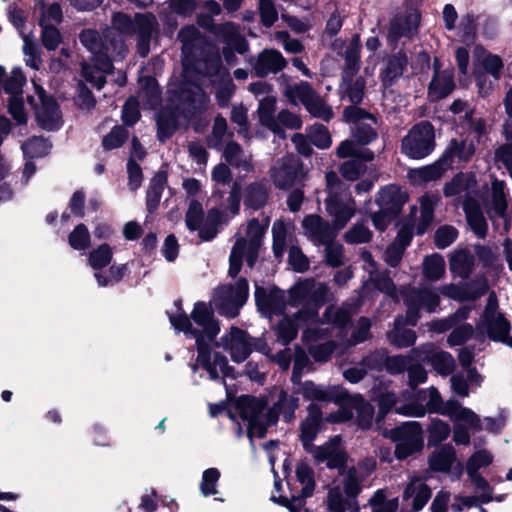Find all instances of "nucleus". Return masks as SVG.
<instances>
[{"mask_svg": "<svg viewBox=\"0 0 512 512\" xmlns=\"http://www.w3.org/2000/svg\"><path fill=\"white\" fill-rule=\"evenodd\" d=\"M175 306L176 311L169 314L171 325L177 332H183L186 338L195 339L198 355L192 367L193 371L196 372L202 367L211 379H217L220 374L230 375L226 357L211 351V346L220 331L211 307L204 302H197L189 317L183 312L180 301H176Z\"/></svg>", "mask_w": 512, "mask_h": 512, "instance_id": "f257e3e1", "label": "nucleus"}, {"mask_svg": "<svg viewBox=\"0 0 512 512\" xmlns=\"http://www.w3.org/2000/svg\"><path fill=\"white\" fill-rule=\"evenodd\" d=\"M298 401L294 395L279 390L273 408H267L264 399L243 396L238 399L236 410L247 428L249 438H262L267 427L276 423L279 414L286 422L293 419L294 412L298 408Z\"/></svg>", "mask_w": 512, "mask_h": 512, "instance_id": "f03ea898", "label": "nucleus"}, {"mask_svg": "<svg viewBox=\"0 0 512 512\" xmlns=\"http://www.w3.org/2000/svg\"><path fill=\"white\" fill-rule=\"evenodd\" d=\"M327 292L324 283L311 279L300 282L290 289L289 304L302 308L294 319L285 317L279 322L277 335L282 344L286 345L296 337L300 323L308 327L317 324L318 309L325 302Z\"/></svg>", "mask_w": 512, "mask_h": 512, "instance_id": "7ed1b4c3", "label": "nucleus"}, {"mask_svg": "<svg viewBox=\"0 0 512 512\" xmlns=\"http://www.w3.org/2000/svg\"><path fill=\"white\" fill-rule=\"evenodd\" d=\"M420 396L427 399V403L424 404L426 413H438L452 421L453 441L456 444L469 445L470 431H481L480 417L474 411L462 406L454 399L444 403L435 387L421 389Z\"/></svg>", "mask_w": 512, "mask_h": 512, "instance_id": "20e7f679", "label": "nucleus"}, {"mask_svg": "<svg viewBox=\"0 0 512 512\" xmlns=\"http://www.w3.org/2000/svg\"><path fill=\"white\" fill-rule=\"evenodd\" d=\"M178 38L182 43L183 54V77L186 82L180 89L179 100L180 109L185 113V117L193 115L196 111L205 107L208 97L199 84L188 83L189 78L194 71L193 59L201 45L203 38L194 26H187L181 29Z\"/></svg>", "mask_w": 512, "mask_h": 512, "instance_id": "39448f33", "label": "nucleus"}, {"mask_svg": "<svg viewBox=\"0 0 512 512\" xmlns=\"http://www.w3.org/2000/svg\"><path fill=\"white\" fill-rule=\"evenodd\" d=\"M156 26V19L152 14H136L134 19L123 13H115L111 27L104 31L105 38H112L113 50L119 58L126 53V37L138 36V52L145 57L149 51V41Z\"/></svg>", "mask_w": 512, "mask_h": 512, "instance_id": "423d86ee", "label": "nucleus"}, {"mask_svg": "<svg viewBox=\"0 0 512 512\" xmlns=\"http://www.w3.org/2000/svg\"><path fill=\"white\" fill-rule=\"evenodd\" d=\"M80 42L92 53V63L84 64L83 76L87 82L100 89L105 77L112 71V59L119 58L113 50L112 38L101 37L95 30H85L80 34Z\"/></svg>", "mask_w": 512, "mask_h": 512, "instance_id": "0eeeda50", "label": "nucleus"}, {"mask_svg": "<svg viewBox=\"0 0 512 512\" xmlns=\"http://www.w3.org/2000/svg\"><path fill=\"white\" fill-rule=\"evenodd\" d=\"M327 190L329 193L326 199V210L332 217L334 229H342L354 216L356 211L355 201L350 194L346 193L345 184L333 171L326 174Z\"/></svg>", "mask_w": 512, "mask_h": 512, "instance_id": "6e6552de", "label": "nucleus"}, {"mask_svg": "<svg viewBox=\"0 0 512 512\" xmlns=\"http://www.w3.org/2000/svg\"><path fill=\"white\" fill-rule=\"evenodd\" d=\"M268 227V220L262 224L257 219L249 221L246 230V238H239L230 254L229 275L236 276L241 268L242 259L245 258L249 267H252L257 259L258 249Z\"/></svg>", "mask_w": 512, "mask_h": 512, "instance_id": "1a4fd4ad", "label": "nucleus"}, {"mask_svg": "<svg viewBox=\"0 0 512 512\" xmlns=\"http://www.w3.org/2000/svg\"><path fill=\"white\" fill-rule=\"evenodd\" d=\"M504 68L503 60L500 56L492 54L482 46H476L474 49V74L479 94L487 96L492 90L493 83L488 81L485 74H489L495 81L499 80Z\"/></svg>", "mask_w": 512, "mask_h": 512, "instance_id": "9d476101", "label": "nucleus"}, {"mask_svg": "<svg viewBox=\"0 0 512 512\" xmlns=\"http://www.w3.org/2000/svg\"><path fill=\"white\" fill-rule=\"evenodd\" d=\"M195 70L204 76L213 78L218 104L226 106L234 92V84L228 70L221 66L219 55L215 53L203 62L197 61Z\"/></svg>", "mask_w": 512, "mask_h": 512, "instance_id": "9b49d317", "label": "nucleus"}, {"mask_svg": "<svg viewBox=\"0 0 512 512\" xmlns=\"http://www.w3.org/2000/svg\"><path fill=\"white\" fill-rule=\"evenodd\" d=\"M34 96H28L29 103L34 106L38 125L44 130H58L62 124V113L52 97H48L44 89L33 80Z\"/></svg>", "mask_w": 512, "mask_h": 512, "instance_id": "f8f14e48", "label": "nucleus"}, {"mask_svg": "<svg viewBox=\"0 0 512 512\" xmlns=\"http://www.w3.org/2000/svg\"><path fill=\"white\" fill-rule=\"evenodd\" d=\"M248 298V283L246 279H239L234 285H223L213 299L215 309L222 315L234 318Z\"/></svg>", "mask_w": 512, "mask_h": 512, "instance_id": "ddd939ff", "label": "nucleus"}, {"mask_svg": "<svg viewBox=\"0 0 512 512\" xmlns=\"http://www.w3.org/2000/svg\"><path fill=\"white\" fill-rule=\"evenodd\" d=\"M386 435L396 443L395 456L398 459H405L423 448V431L416 421L405 422Z\"/></svg>", "mask_w": 512, "mask_h": 512, "instance_id": "4468645a", "label": "nucleus"}, {"mask_svg": "<svg viewBox=\"0 0 512 512\" xmlns=\"http://www.w3.org/2000/svg\"><path fill=\"white\" fill-rule=\"evenodd\" d=\"M285 95L295 105L302 103L314 117L328 121L333 116L332 109L306 82L288 86L285 89Z\"/></svg>", "mask_w": 512, "mask_h": 512, "instance_id": "2eb2a0df", "label": "nucleus"}, {"mask_svg": "<svg viewBox=\"0 0 512 512\" xmlns=\"http://www.w3.org/2000/svg\"><path fill=\"white\" fill-rule=\"evenodd\" d=\"M434 149V129L428 122H420L413 126L403 138L401 150L412 159H422Z\"/></svg>", "mask_w": 512, "mask_h": 512, "instance_id": "dca6fc26", "label": "nucleus"}, {"mask_svg": "<svg viewBox=\"0 0 512 512\" xmlns=\"http://www.w3.org/2000/svg\"><path fill=\"white\" fill-rule=\"evenodd\" d=\"M482 333L494 341H500L512 347V336H510V323L497 311L494 298L490 295L483 318L478 325Z\"/></svg>", "mask_w": 512, "mask_h": 512, "instance_id": "f3484780", "label": "nucleus"}, {"mask_svg": "<svg viewBox=\"0 0 512 512\" xmlns=\"http://www.w3.org/2000/svg\"><path fill=\"white\" fill-rule=\"evenodd\" d=\"M295 474L297 481L302 486L300 495H292L290 499L280 497L277 499L272 496V500L287 507L289 512H300L304 507V499L313 494L315 488V479L313 469L306 462H299L296 465Z\"/></svg>", "mask_w": 512, "mask_h": 512, "instance_id": "a211bd4d", "label": "nucleus"}, {"mask_svg": "<svg viewBox=\"0 0 512 512\" xmlns=\"http://www.w3.org/2000/svg\"><path fill=\"white\" fill-rule=\"evenodd\" d=\"M216 345L227 351L234 362H243L254 349L261 350L245 331L237 327H232Z\"/></svg>", "mask_w": 512, "mask_h": 512, "instance_id": "6ab92c4d", "label": "nucleus"}, {"mask_svg": "<svg viewBox=\"0 0 512 512\" xmlns=\"http://www.w3.org/2000/svg\"><path fill=\"white\" fill-rule=\"evenodd\" d=\"M25 83V77L20 68H13L4 84V90L9 94L8 111L17 124H25L27 115L24 109L22 98V87Z\"/></svg>", "mask_w": 512, "mask_h": 512, "instance_id": "aec40b11", "label": "nucleus"}, {"mask_svg": "<svg viewBox=\"0 0 512 512\" xmlns=\"http://www.w3.org/2000/svg\"><path fill=\"white\" fill-rule=\"evenodd\" d=\"M354 412L356 413L358 426L363 429L370 427L374 416V408L361 397H355L348 402V405L341 406L337 413L328 417V420L334 423L345 422L353 417Z\"/></svg>", "mask_w": 512, "mask_h": 512, "instance_id": "412c9836", "label": "nucleus"}, {"mask_svg": "<svg viewBox=\"0 0 512 512\" xmlns=\"http://www.w3.org/2000/svg\"><path fill=\"white\" fill-rule=\"evenodd\" d=\"M439 295L431 289L411 290L405 295V303L407 306L408 323L411 326L416 325L420 308L428 312H434L439 305Z\"/></svg>", "mask_w": 512, "mask_h": 512, "instance_id": "4be33fe9", "label": "nucleus"}, {"mask_svg": "<svg viewBox=\"0 0 512 512\" xmlns=\"http://www.w3.org/2000/svg\"><path fill=\"white\" fill-rule=\"evenodd\" d=\"M271 178L280 189L292 187L300 176V164L297 157L292 154L278 160L271 168Z\"/></svg>", "mask_w": 512, "mask_h": 512, "instance_id": "5701e85b", "label": "nucleus"}, {"mask_svg": "<svg viewBox=\"0 0 512 512\" xmlns=\"http://www.w3.org/2000/svg\"><path fill=\"white\" fill-rule=\"evenodd\" d=\"M414 357L430 363L437 373L449 375L455 368V360L446 351L437 349L433 344L427 343L412 351Z\"/></svg>", "mask_w": 512, "mask_h": 512, "instance_id": "b1692460", "label": "nucleus"}, {"mask_svg": "<svg viewBox=\"0 0 512 512\" xmlns=\"http://www.w3.org/2000/svg\"><path fill=\"white\" fill-rule=\"evenodd\" d=\"M327 333V328H321L317 324L314 327H307L303 331L302 340L307 345L309 353L315 361L325 362L335 350V344L332 341L316 343Z\"/></svg>", "mask_w": 512, "mask_h": 512, "instance_id": "393cba45", "label": "nucleus"}, {"mask_svg": "<svg viewBox=\"0 0 512 512\" xmlns=\"http://www.w3.org/2000/svg\"><path fill=\"white\" fill-rule=\"evenodd\" d=\"M317 462H325L329 468H340L347 460L339 437H334L322 446H311L306 450Z\"/></svg>", "mask_w": 512, "mask_h": 512, "instance_id": "a878e982", "label": "nucleus"}, {"mask_svg": "<svg viewBox=\"0 0 512 512\" xmlns=\"http://www.w3.org/2000/svg\"><path fill=\"white\" fill-rule=\"evenodd\" d=\"M255 299L258 309L265 315L280 314L286 307L285 293L278 288L256 286Z\"/></svg>", "mask_w": 512, "mask_h": 512, "instance_id": "bb28decb", "label": "nucleus"}, {"mask_svg": "<svg viewBox=\"0 0 512 512\" xmlns=\"http://www.w3.org/2000/svg\"><path fill=\"white\" fill-rule=\"evenodd\" d=\"M302 395L307 400L341 403L348 398L347 392L338 386H321L306 382L302 386Z\"/></svg>", "mask_w": 512, "mask_h": 512, "instance_id": "cd10ccee", "label": "nucleus"}, {"mask_svg": "<svg viewBox=\"0 0 512 512\" xmlns=\"http://www.w3.org/2000/svg\"><path fill=\"white\" fill-rule=\"evenodd\" d=\"M255 74L264 77L270 73H277L286 66L282 54L274 49L263 50L256 59L250 61Z\"/></svg>", "mask_w": 512, "mask_h": 512, "instance_id": "c85d7f7f", "label": "nucleus"}, {"mask_svg": "<svg viewBox=\"0 0 512 512\" xmlns=\"http://www.w3.org/2000/svg\"><path fill=\"white\" fill-rule=\"evenodd\" d=\"M219 35L222 36L226 47L223 50L224 57L229 64L233 63L232 50L238 53H245L248 50L247 41L240 35L239 29L232 23H226L218 28Z\"/></svg>", "mask_w": 512, "mask_h": 512, "instance_id": "c756f323", "label": "nucleus"}, {"mask_svg": "<svg viewBox=\"0 0 512 512\" xmlns=\"http://www.w3.org/2000/svg\"><path fill=\"white\" fill-rule=\"evenodd\" d=\"M419 20L420 15L415 9L397 15L390 24L389 40L396 42L402 36H412L417 31Z\"/></svg>", "mask_w": 512, "mask_h": 512, "instance_id": "7c9ffc66", "label": "nucleus"}, {"mask_svg": "<svg viewBox=\"0 0 512 512\" xmlns=\"http://www.w3.org/2000/svg\"><path fill=\"white\" fill-rule=\"evenodd\" d=\"M435 74L430 82L428 95L432 100L448 96L454 89L453 70H439L438 61L434 63Z\"/></svg>", "mask_w": 512, "mask_h": 512, "instance_id": "2f4dec72", "label": "nucleus"}, {"mask_svg": "<svg viewBox=\"0 0 512 512\" xmlns=\"http://www.w3.org/2000/svg\"><path fill=\"white\" fill-rule=\"evenodd\" d=\"M430 487L418 477H414L407 484L403 492V500L412 499L411 506L414 512L420 511L431 498Z\"/></svg>", "mask_w": 512, "mask_h": 512, "instance_id": "473e14b6", "label": "nucleus"}, {"mask_svg": "<svg viewBox=\"0 0 512 512\" xmlns=\"http://www.w3.org/2000/svg\"><path fill=\"white\" fill-rule=\"evenodd\" d=\"M304 234L316 244H324L332 237L329 225L318 215L306 216L302 221Z\"/></svg>", "mask_w": 512, "mask_h": 512, "instance_id": "72a5a7b5", "label": "nucleus"}, {"mask_svg": "<svg viewBox=\"0 0 512 512\" xmlns=\"http://www.w3.org/2000/svg\"><path fill=\"white\" fill-rule=\"evenodd\" d=\"M321 423V411L316 404H310L308 407V416L301 424V440L304 448L309 450L312 441L316 437Z\"/></svg>", "mask_w": 512, "mask_h": 512, "instance_id": "f704fd0d", "label": "nucleus"}, {"mask_svg": "<svg viewBox=\"0 0 512 512\" xmlns=\"http://www.w3.org/2000/svg\"><path fill=\"white\" fill-rule=\"evenodd\" d=\"M406 201L405 195L394 185L383 188L376 200L380 209L386 212L397 214Z\"/></svg>", "mask_w": 512, "mask_h": 512, "instance_id": "c9c22d12", "label": "nucleus"}, {"mask_svg": "<svg viewBox=\"0 0 512 512\" xmlns=\"http://www.w3.org/2000/svg\"><path fill=\"white\" fill-rule=\"evenodd\" d=\"M463 206L467 222L472 231L479 238H485L488 231V224L478 203L473 199H466Z\"/></svg>", "mask_w": 512, "mask_h": 512, "instance_id": "e433bc0d", "label": "nucleus"}, {"mask_svg": "<svg viewBox=\"0 0 512 512\" xmlns=\"http://www.w3.org/2000/svg\"><path fill=\"white\" fill-rule=\"evenodd\" d=\"M275 105L276 96H268L261 98L259 100V106L257 110L259 121L263 126L267 127L274 133L278 134L279 137L284 138L285 134L280 129V127H278V123L274 117Z\"/></svg>", "mask_w": 512, "mask_h": 512, "instance_id": "4c0bfd02", "label": "nucleus"}, {"mask_svg": "<svg viewBox=\"0 0 512 512\" xmlns=\"http://www.w3.org/2000/svg\"><path fill=\"white\" fill-rule=\"evenodd\" d=\"M476 179L474 175L458 174L452 181L447 183L444 187V194L447 197L451 196H467L472 199L470 195L475 192Z\"/></svg>", "mask_w": 512, "mask_h": 512, "instance_id": "58836bf2", "label": "nucleus"}, {"mask_svg": "<svg viewBox=\"0 0 512 512\" xmlns=\"http://www.w3.org/2000/svg\"><path fill=\"white\" fill-rule=\"evenodd\" d=\"M406 325H410L407 316L398 317L395 319L393 330L387 334L388 341L398 348L409 347L416 340L415 332L404 328Z\"/></svg>", "mask_w": 512, "mask_h": 512, "instance_id": "ea45409f", "label": "nucleus"}, {"mask_svg": "<svg viewBox=\"0 0 512 512\" xmlns=\"http://www.w3.org/2000/svg\"><path fill=\"white\" fill-rule=\"evenodd\" d=\"M361 44L358 35H354L353 38L346 45L345 50L343 52V56L345 58V66H344V80H351L353 75L359 69V54H360Z\"/></svg>", "mask_w": 512, "mask_h": 512, "instance_id": "a19ab883", "label": "nucleus"}, {"mask_svg": "<svg viewBox=\"0 0 512 512\" xmlns=\"http://www.w3.org/2000/svg\"><path fill=\"white\" fill-rule=\"evenodd\" d=\"M446 169V160H440L432 165L410 170L408 176L412 182L422 184L440 178Z\"/></svg>", "mask_w": 512, "mask_h": 512, "instance_id": "79ce46f5", "label": "nucleus"}, {"mask_svg": "<svg viewBox=\"0 0 512 512\" xmlns=\"http://www.w3.org/2000/svg\"><path fill=\"white\" fill-rule=\"evenodd\" d=\"M411 388L401 393V404L397 405L396 413L408 417H423L426 407L422 402H417Z\"/></svg>", "mask_w": 512, "mask_h": 512, "instance_id": "37998d69", "label": "nucleus"}, {"mask_svg": "<svg viewBox=\"0 0 512 512\" xmlns=\"http://www.w3.org/2000/svg\"><path fill=\"white\" fill-rule=\"evenodd\" d=\"M492 196L488 213L491 218L494 216L503 218L506 215L507 200L505 195V186L501 181L495 180L492 183Z\"/></svg>", "mask_w": 512, "mask_h": 512, "instance_id": "c03bdc74", "label": "nucleus"}, {"mask_svg": "<svg viewBox=\"0 0 512 512\" xmlns=\"http://www.w3.org/2000/svg\"><path fill=\"white\" fill-rule=\"evenodd\" d=\"M268 199V191L264 183L254 182L247 186L244 195V204L258 210L263 207Z\"/></svg>", "mask_w": 512, "mask_h": 512, "instance_id": "a18cd8bd", "label": "nucleus"}, {"mask_svg": "<svg viewBox=\"0 0 512 512\" xmlns=\"http://www.w3.org/2000/svg\"><path fill=\"white\" fill-rule=\"evenodd\" d=\"M454 461V449L451 446L446 445L431 454L429 457V466L434 471L448 472Z\"/></svg>", "mask_w": 512, "mask_h": 512, "instance_id": "49530a36", "label": "nucleus"}, {"mask_svg": "<svg viewBox=\"0 0 512 512\" xmlns=\"http://www.w3.org/2000/svg\"><path fill=\"white\" fill-rule=\"evenodd\" d=\"M223 155L227 162L237 168H240L244 171H250L252 169L251 155L244 152L235 142H230L227 144Z\"/></svg>", "mask_w": 512, "mask_h": 512, "instance_id": "de8ad7c7", "label": "nucleus"}, {"mask_svg": "<svg viewBox=\"0 0 512 512\" xmlns=\"http://www.w3.org/2000/svg\"><path fill=\"white\" fill-rule=\"evenodd\" d=\"M21 149L25 159L41 158L50 153L51 144L43 137L33 136L22 143Z\"/></svg>", "mask_w": 512, "mask_h": 512, "instance_id": "09e8293b", "label": "nucleus"}, {"mask_svg": "<svg viewBox=\"0 0 512 512\" xmlns=\"http://www.w3.org/2000/svg\"><path fill=\"white\" fill-rule=\"evenodd\" d=\"M439 201L437 195H424L420 199L421 216L417 233L423 234L433 221L434 208Z\"/></svg>", "mask_w": 512, "mask_h": 512, "instance_id": "8fccbe9b", "label": "nucleus"}, {"mask_svg": "<svg viewBox=\"0 0 512 512\" xmlns=\"http://www.w3.org/2000/svg\"><path fill=\"white\" fill-rule=\"evenodd\" d=\"M407 64L406 56L402 53L394 55L389 59L385 69L382 71V81L385 85L391 84L394 80L399 78Z\"/></svg>", "mask_w": 512, "mask_h": 512, "instance_id": "3c124183", "label": "nucleus"}, {"mask_svg": "<svg viewBox=\"0 0 512 512\" xmlns=\"http://www.w3.org/2000/svg\"><path fill=\"white\" fill-rule=\"evenodd\" d=\"M289 224L283 220H277L272 226L273 251L276 257H282L285 251L286 243L289 241Z\"/></svg>", "mask_w": 512, "mask_h": 512, "instance_id": "603ef678", "label": "nucleus"}, {"mask_svg": "<svg viewBox=\"0 0 512 512\" xmlns=\"http://www.w3.org/2000/svg\"><path fill=\"white\" fill-rule=\"evenodd\" d=\"M35 7L40 9L41 16L39 19L40 26H48L58 24L62 20V10L59 4L45 5L42 0H36Z\"/></svg>", "mask_w": 512, "mask_h": 512, "instance_id": "864d4df0", "label": "nucleus"}, {"mask_svg": "<svg viewBox=\"0 0 512 512\" xmlns=\"http://www.w3.org/2000/svg\"><path fill=\"white\" fill-rule=\"evenodd\" d=\"M423 273L424 276L431 281L441 279L445 274V262L443 257L439 254L427 256L423 262Z\"/></svg>", "mask_w": 512, "mask_h": 512, "instance_id": "5fc2aeb1", "label": "nucleus"}, {"mask_svg": "<svg viewBox=\"0 0 512 512\" xmlns=\"http://www.w3.org/2000/svg\"><path fill=\"white\" fill-rule=\"evenodd\" d=\"M372 512H398V498L387 499L384 490H377L369 500Z\"/></svg>", "mask_w": 512, "mask_h": 512, "instance_id": "6e6d98bb", "label": "nucleus"}, {"mask_svg": "<svg viewBox=\"0 0 512 512\" xmlns=\"http://www.w3.org/2000/svg\"><path fill=\"white\" fill-rule=\"evenodd\" d=\"M468 316V309H459L455 314L444 318L432 321L428 324L429 330L434 333H443L453 328L458 322H462Z\"/></svg>", "mask_w": 512, "mask_h": 512, "instance_id": "4d7b16f0", "label": "nucleus"}, {"mask_svg": "<svg viewBox=\"0 0 512 512\" xmlns=\"http://www.w3.org/2000/svg\"><path fill=\"white\" fill-rule=\"evenodd\" d=\"M472 267V257L465 251H456L450 259V270L460 277H467Z\"/></svg>", "mask_w": 512, "mask_h": 512, "instance_id": "13d9d810", "label": "nucleus"}, {"mask_svg": "<svg viewBox=\"0 0 512 512\" xmlns=\"http://www.w3.org/2000/svg\"><path fill=\"white\" fill-rule=\"evenodd\" d=\"M336 153L340 158L356 157L362 158L363 160H371L373 153L369 150L362 149L360 144L355 143L351 140H345L340 143L337 147Z\"/></svg>", "mask_w": 512, "mask_h": 512, "instance_id": "bf43d9fd", "label": "nucleus"}, {"mask_svg": "<svg viewBox=\"0 0 512 512\" xmlns=\"http://www.w3.org/2000/svg\"><path fill=\"white\" fill-rule=\"evenodd\" d=\"M429 444L437 445L445 441L451 433V428L445 421L434 418L428 427Z\"/></svg>", "mask_w": 512, "mask_h": 512, "instance_id": "052dcab7", "label": "nucleus"}, {"mask_svg": "<svg viewBox=\"0 0 512 512\" xmlns=\"http://www.w3.org/2000/svg\"><path fill=\"white\" fill-rule=\"evenodd\" d=\"M351 317L350 312L346 308L330 306L324 313V319L327 324H332V329H339L342 332V328L349 322Z\"/></svg>", "mask_w": 512, "mask_h": 512, "instance_id": "680f3d73", "label": "nucleus"}, {"mask_svg": "<svg viewBox=\"0 0 512 512\" xmlns=\"http://www.w3.org/2000/svg\"><path fill=\"white\" fill-rule=\"evenodd\" d=\"M112 256L111 247L107 244H102L89 253V265L94 270H100L111 262Z\"/></svg>", "mask_w": 512, "mask_h": 512, "instance_id": "e2e57ef3", "label": "nucleus"}, {"mask_svg": "<svg viewBox=\"0 0 512 512\" xmlns=\"http://www.w3.org/2000/svg\"><path fill=\"white\" fill-rule=\"evenodd\" d=\"M364 474L359 473L355 467L350 468L344 477V491L348 497H355L361 491Z\"/></svg>", "mask_w": 512, "mask_h": 512, "instance_id": "0e129e2a", "label": "nucleus"}, {"mask_svg": "<svg viewBox=\"0 0 512 512\" xmlns=\"http://www.w3.org/2000/svg\"><path fill=\"white\" fill-rule=\"evenodd\" d=\"M219 478L220 472L217 468H208L203 472L200 483V491L203 496L207 497L218 493L217 483Z\"/></svg>", "mask_w": 512, "mask_h": 512, "instance_id": "69168bd1", "label": "nucleus"}, {"mask_svg": "<svg viewBox=\"0 0 512 512\" xmlns=\"http://www.w3.org/2000/svg\"><path fill=\"white\" fill-rule=\"evenodd\" d=\"M69 245L74 250H85L90 245V234L84 224L77 225L68 237Z\"/></svg>", "mask_w": 512, "mask_h": 512, "instance_id": "338daca9", "label": "nucleus"}, {"mask_svg": "<svg viewBox=\"0 0 512 512\" xmlns=\"http://www.w3.org/2000/svg\"><path fill=\"white\" fill-rule=\"evenodd\" d=\"M221 220V213L216 209H211L206 217L203 227L200 229L199 236L204 241L213 239L217 234L216 225Z\"/></svg>", "mask_w": 512, "mask_h": 512, "instance_id": "774afa93", "label": "nucleus"}]
</instances>
